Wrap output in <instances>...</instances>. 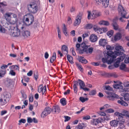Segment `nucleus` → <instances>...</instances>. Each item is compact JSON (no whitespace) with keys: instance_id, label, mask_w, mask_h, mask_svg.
Returning a JSON list of instances; mask_svg holds the SVG:
<instances>
[{"instance_id":"nucleus-1","label":"nucleus","mask_w":129,"mask_h":129,"mask_svg":"<svg viewBox=\"0 0 129 129\" xmlns=\"http://www.w3.org/2000/svg\"><path fill=\"white\" fill-rule=\"evenodd\" d=\"M4 16L6 21L11 24L14 25L17 22V16L15 14L10 12L7 13L5 14Z\"/></svg>"},{"instance_id":"nucleus-2","label":"nucleus","mask_w":129,"mask_h":129,"mask_svg":"<svg viewBox=\"0 0 129 129\" xmlns=\"http://www.w3.org/2000/svg\"><path fill=\"white\" fill-rule=\"evenodd\" d=\"M116 51L113 52L111 51L107 52V54L109 55V56H112L113 57H116L117 56L122 55H125L123 54L124 51L123 47L119 45L115 47Z\"/></svg>"},{"instance_id":"nucleus-3","label":"nucleus","mask_w":129,"mask_h":129,"mask_svg":"<svg viewBox=\"0 0 129 129\" xmlns=\"http://www.w3.org/2000/svg\"><path fill=\"white\" fill-rule=\"evenodd\" d=\"M34 21V17L31 14H28L24 16L23 19V21L24 24L27 26L31 24Z\"/></svg>"},{"instance_id":"nucleus-4","label":"nucleus","mask_w":129,"mask_h":129,"mask_svg":"<svg viewBox=\"0 0 129 129\" xmlns=\"http://www.w3.org/2000/svg\"><path fill=\"white\" fill-rule=\"evenodd\" d=\"M89 46L86 45L84 42L82 43L80 45V44L77 43L76 45V50H78L79 53L82 54L84 52H85L86 53L88 52L87 48Z\"/></svg>"},{"instance_id":"nucleus-5","label":"nucleus","mask_w":129,"mask_h":129,"mask_svg":"<svg viewBox=\"0 0 129 129\" xmlns=\"http://www.w3.org/2000/svg\"><path fill=\"white\" fill-rule=\"evenodd\" d=\"M74 83L73 86L77 87L79 84L80 86V89H83L85 91H88L89 90V89L88 88L84 87L85 86V84L84 82L81 80L78 79L77 81H73Z\"/></svg>"},{"instance_id":"nucleus-6","label":"nucleus","mask_w":129,"mask_h":129,"mask_svg":"<svg viewBox=\"0 0 129 129\" xmlns=\"http://www.w3.org/2000/svg\"><path fill=\"white\" fill-rule=\"evenodd\" d=\"M27 9L28 12L33 14L36 13L38 10V7L37 4L33 3L28 4L27 6Z\"/></svg>"},{"instance_id":"nucleus-7","label":"nucleus","mask_w":129,"mask_h":129,"mask_svg":"<svg viewBox=\"0 0 129 129\" xmlns=\"http://www.w3.org/2000/svg\"><path fill=\"white\" fill-rule=\"evenodd\" d=\"M88 19H94L101 15V13L99 11L94 10L91 13L89 11H88Z\"/></svg>"},{"instance_id":"nucleus-8","label":"nucleus","mask_w":129,"mask_h":129,"mask_svg":"<svg viewBox=\"0 0 129 129\" xmlns=\"http://www.w3.org/2000/svg\"><path fill=\"white\" fill-rule=\"evenodd\" d=\"M118 10L119 14H121L122 17L119 19L122 22H124L123 18H126L125 15L126 14V12L124 10L123 7L120 4H119L118 7Z\"/></svg>"},{"instance_id":"nucleus-9","label":"nucleus","mask_w":129,"mask_h":129,"mask_svg":"<svg viewBox=\"0 0 129 129\" xmlns=\"http://www.w3.org/2000/svg\"><path fill=\"white\" fill-rule=\"evenodd\" d=\"M13 29H12V28L9 30L10 35L13 37L19 36L20 35V30L17 28H15L14 26H13Z\"/></svg>"},{"instance_id":"nucleus-10","label":"nucleus","mask_w":129,"mask_h":129,"mask_svg":"<svg viewBox=\"0 0 129 129\" xmlns=\"http://www.w3.org/2000/svg\"><path fill=\"white\" fill-rule=\"evenodd\" d=\"M51 108L49 106H47L45 108L44 111L41 114L42 118H44L49 114L51 112Z\"/></svg>"},{"instance_id":"nucleus-11","label":"nucleus","mask_w":129,"mask_h":129,"mask_svg":"<svg viewBox=\"0 0 129 129\" xmlns=\"http://www.w3.org/2000/svg\"><path fill=\"white\" fill-rule=\"evenodd\" d=\"M107 94L109 95L107 96V98L110 100L113 101L115 99L119 98L118 95L114 93L111 92H108Z\"/></svg>"},{"instance_id":"nucleus-12","label":"nucleus","mask_w":129,"mask_h":129,"mask_svg":"<svg viewBox=\"0 0 129 129\" xmlns=\"http://www.w3.org/2000/svg\"><path fill=\"white\" fill-rule=\"evenodd\" d=\"M110 0H94L96 2V4L97 5H100L102 3L103 6L105 8L108 7Z\"/></svg>"},{"instance_id":"nucleus-13","label":"nucleus","mask_w":129,"mask_h":129,"mask_svg":"<svg viewBox=\"0 0 129 129\" xmlns=\"http://www.w3.org/2000/svg\"><path fill=\"white\" fill-rule=\"evenodd\" d=\"M107 55V58H103L102 59V62L104 63H106L108 64H111L112 62L114 60L113 57L112 56H109V55Z\"/></svg>"},{"instance_id":"nucleus-14","label":"nucleus","mask_w":129,"mask_h":129,"mask_svg":"<svg viewBox=\"0 0 129 129\" xmlns=\"http://www.w3.org/2000/svg\"><path fill=\"white\" fill-rule=\"evenodd\" d=\"M9 65H2L0 68V78L3 77L6 73V69Z\"/></svg>"},{"instance_id":"nucleus-15","label":"nucleus","mask_w":129,"mask_h":129,"mask_svg":"<svg viewBox=\"0 0 129 129\" xmlns=\"http://www.w3.org/2000/svg\"><path fill=\"white\" fill-rule=\"evenodd\" d=\"M82 14L80 13L76 17L74 23V25L75 26L78 25L81 22V19L82 18Z\"/></svg>"},{"instance_id":"nucleus-16","label":"nucleus","mask_w":129,"mask_h":129,"mask_svg":"<svg viewBox=\"0 0 129 129\" xmlns=\"http://www.w3.org/2000/svg\"><path fill=\"white\" fill-rule=\"evenodd\" d=\"M114 115L116 116H117V120H118L119 122H125V120L124 119H123V116L122 113L117 112L114 113Z\"/></svg>"},{"instance_id":"nucleus-17","label":"nucleus","mask_w":129,"mask_h":129,"mask_svg":"<svg viewBox=\"0 0 129 129\" xmlns=\"http://www.w3.org/2000/svg\"><path fill=\"white\" fill-rule=\"evenodd\" d=\"M104 120L102 117H99L98 119H94L91 121V123L92 124L96 125L99 123H101L102 122H103Z\"/></svg>"},{"instance_id":"nucleus-18","label":"nucleus","mask_w":129,"mask_h":129,"mask_svg":"<svg viewBox=\"0 0 129 129\" xmlns=\"http://www.w3.org/2000/svg\"><path fill=\"white\" fill-rule=\"evenodd\" d=\"M124 55H123L122 56H120L117 59L114 60V58L115 57L113 58V62L114 63V64H119L120 62L122 61L125 58Z\"/></svg>"},{"instance_id":"nucleus-19","label":"nucleus","mask_w":129,"mask_h":129,"mask_svg":"<svg viewBox=\"0 0 129 129\" xmlns=\"http://www.w3.org/2000/svg\"><path fill=\"white\" fill-rule=\"evenodd\" d=\"M51 112H54L55 113H58L60 112V109L59 106L56 105L53 106L52 108H51Z\"/></svg>"},{"instance_id":"nucleus-20","label":"nucleus","mask_w":129,"mask_h":129,"mask_svg":"<svg viewBox=\"0 0 129 129\" xmlns=\"http://www.w3.org/2000/svg\"><path fill=\"white\" fill-rule=\"evenodd\" d=\"M107 43V41L105 39H101L99 41V45L103 47H104Z\"/></svg>"},{"instance_id":"nucleus-21","label":"nucleus","mask_w":129,"mask_h":129,"mask_svg":"<svg viewBox=\"0 0 129 129\" xmlns=\"http://www.w3.org/2000/svg\"><path fill=\"white\" fill-rule=\"evenodd\" d=\"M97 37L95 35L92 34L90 37V40L92 42H95L97 41Z\"/></svg>"},{"instance_id":"nucleus-22","label":"nucleus","mask_w":129,"mask_h":129,"mask_svg":"<svg viewBox=\"0 0 129 129\" xmlns=\"http://www.w3.org/2000/svg\"><path fill=\"white\" fill-rule=\"evenodd\" d=\"M119 121L118 120H113L110 122V124L112 126L116 127Z\"/></svg>"},{"instance_id":"nucleus-23","label":"nucleus","mask_w":129,"mask_h":129,"mask_svg":"<svg viewBox=\"0 0 129 129\" xmlns=\"http://www.w3.org/2000/svg\"><path fill=\"white\" fill-rule=\"evenodd\" d=\"M22 35L24 38L26 39L29 37L30 33L27 30L23 31L22 33Z\"/></svg>"},{"instance_id":"nucleus-24","label":"nucleus","mask_w":129,"mask_h":129,"mask_svg":"<svg viewBox=\"0 0 129 129\" xmlns=\"http://www.w3.org/2000/svg\"><path fill=\"white\" fill-rule=\"evenodd\" d=\"M120 70L125 72H129V68L126 67V65H120Z\"/></svg>"},{"instance_id":"nucleus-25","label":"nucleus","mask_w":129,"mask_h":129,"mask_svg":"<svg viewBox=\"0 0 129 129\" xmlns=\"http://www.w3.org/2000/svg\"><path fill=\"white\" fill-rule=\"evenodd\" d=\"M122 113L123 116L127 118H129V112L128 111L125 110H123Z\"/></svg>"},{"instance_id":"nucleus-26","label":"nucleus","mask_w":129,"mask_h":129,"mask_svg":"<svg viewBox=\"0 0 129 129\" xmlns=\"http://www.w3.org/2000/svg\"><path fill=\"white\" fill-rule=\"evenodd\" d=\"M56 58V55L55 52L53 53L52 56L50 57V61L51 63H53Z\"/></svg>"},{"instance_id":"nucleus-27","label":"nucleus","mask_w":129,"mask_h":129,"mask_svg":"<svg viewBox=\"0 0 129 129\" xmlns=\"http://www.w3.org/2000/svg\"><path fill=\"white\" fill-rule=\"evenodd\" d=\"M121 37V34L120 33H117L115 36L114 39L115 41H116L120 39Z\"/></svg>"},{"instance_id":"nucleus-28","label":"nucleus","mask_w":129,"mask_h":129,"mask_svg":"<svg viewBox=\"0 0 129 129\" xmlns=\"http://www.w3.org/2000/svg\"><path fill=\"white\" fill-rule=\"evenodd\" d=\"M99 24L100 25H103L106 26H107L109 25V23L108 21L102 20L100 22Z\"/></svg>"},{"instance_id":"nucleus-29","label":"nucleus","mask_w":129,"mask_h":129,"mask_svg":"<svg viewBox=\"0 0 129 129\" xmlns=\"http://www.w3.org/2000/svg\"><path fill=\"white\" fill-rule=\"evenodd\" d=\"M114 29L115 30H117L118 29V26L117 23L115 19H114L112 23Z\"/></svg>"},{"instance_id":"nucleus-30","label":"nucleus","mask_w":129,"mask_h":129,"mask_svg":"<svg viewBox=\"0 0 129 129\" xmlns=\"http://www.w3.org/2000/svg\"><path fill=\"white\" fill-rule=\"evenodd\" d=\"M122 94L125 100L128 101L129 100V93H123Z\"/></svg>"},{"instance_id":"nucleus-31","label":"nucleus","mask_w":129,"mask_h":129,"mask_svg":"<svg viewBox=\"0 0 129 129\" xmlns=\"http://www.w3.org/2000/svg\"><path fill=\"white\" fill-rule=\"evenodd\" d=\"M117 103L118 104L125 106H127L128 105V104L123 101H118Z\"/></svg>"},{"instance_id":"nucleus-32","label":"nucleus","mask_w":129,"mask_h":129,"mask_svg":"<svg viewBox=\"0 0 129 129\" xmlns=\"http://www.w3.org/2000/svg\"><path fill=\"white\" fill-rule=\"evenodd\" d=\"M108 78L113 77L114 78H116L118 77L117 75L115 73H109L108 75Z\"/></svg>"},{"instance_id":"nucleus-33","label":"nucleus","mask_w":129,"mask_h":129,"mask_svg":"<svg viewBox=\"0 0 129 129\" xmlns=\"http://www.w3.org/2000/svg\"><path fill=\"white\" fill-rule=\"evenodd\" d=\"M3 98L4 100H5L7 103L9 101L10 99L9 95L7 94L3 95Z\"/></svg>"},{"instance_id":"nucleus-34","label":"nucleus","mask_w":129,"mask_h":129,"mask_svg":"<svg viewBox=\"0 0 129 129\" xmlns=\"http://www.w3.org/2000/svg\"><path fill=\"white\" fill-rule=\"evenodd\" d=\"M114 87L116 89H121L123 88V86L120 85L118 84H116L113 85Z\"/></svg>"},{"instance_id":"nucleus-35","label":"nucleus","mask_w":129,"mask_h":129,"mask_svg":"<svg viewBox=\"0 0 129 129\" xmlns=\"http://www.w3.org/2000/svg\"><path fill=\"white\" fill-rule=\"evenodd\" d=\"M67 58L69 62L71 64L73 63V58L70 55H67Z\"/></svg>"},{"instance_id":"nucleus-36","label":"nucleus","mask_w":129,"mask_h":129,"mask_svg":"<svg viewBox=\"0 0 129 129\" xmlns=\"http://www.w3.org/2000/svg\"><path fill=\"white\" fill-rule=\"evenodd\" d=\"M79 100L82 103H83L85 101L88 100V98H84L81 96L80 97Z\"/></svg>"},{"instance_id":"nucleus-37","label":"nucleus","mask_w":129,"mask_h":129,"mask_svg":"<svg viewBox=\"0 0 129 129\" xmlns=\"http://www.w3.org/2000/svg\"><path fill=\"white\" fill-rule=\"evenodd\" d=\"M119 66V65H109L108 67V68L109 69L111 70L118 67Z\"/></svg>"},{"instance_id":"nucleus-38","label":"nucleus","mask_w":129,"mask_h":129,"mask_svg":"<svg viewBox=\"0 0 129 129\" xmlns=\"http://www.w3.org/2000/svg\"><path fill=\"white\" fill-rule=\"evenodd\" d=\"M18 66L19 65H13L10 67V68L11 69H12L14 70H19V68L18 67Z\"/></svg>"},{"instance_id":"nucleus-39","label":"nucleus","mask_w":129,"mask_h":129,"mask_svg":"<svg viewBox=\"0 0 129 129\" xmlns=\"http://www.w3.org/2000/svg\"><path fill=\"white\" fill-rule=\"evenodd\" d=\"M79 61L82 63L86 64L87 62V60L83 58H82L81 57H80Z\"/></svg>"},{"instance_id":"nucleus-40","label":"nucleus","mask_w":129,"mask_h":129,"mask_svg":"<svg viewBox=\"0 0 129 129\" xmlns=\"http://www.w3.org/2000/svg\"><path fill=\"white\" fill-rule=\"evenodd\" d=\"M96 93V90L95 89L92 90L89 92V95L92 96H93L95 95Z\"/></svg>"},{"instance_id":"nucleus-41","label":"nucleus","mask_w":129,"mask_h":129,"mask_svg":"<svg viewBox=\"0 0 129 129\" xmlns=\"http://www.w3.org/2000/svg\"><path fill=\"white\" fill-rule=\"evenodd\" d=\"M38 73V71H36L34 73V77L35 78V80L37 81L39 77Z\"/></svg>"},{"instance_id":"nucleus-42","label":"nucleus","mask_w":129,"mask_h":129,"mask_svg":"<svg viewBox=\"0 0 129 129\" xmlns=\"http://www.w3.org/2000/svg\"><path fill=\"white\" fill-rule=\"evenodd\" d=\"M43 90V84L40 85L38 87V92L40 93Z\"/></svg>"},{"instance_id":"nucleus-43","label":"nucleus","mask_w":129,"mask_h":129,"mask_svg":"<svg viewBox=\"0 0 129 129\" xmlns=\"http://www.w3.org/2000/svg\"><path fill=\"white\" fill-rule=\"evenodd\" d=\"M100 74L101 76L105 77H108L109 75L108 73H106L105 72H101Z\"/></svg>"},{"instance_id":"nucleus-44","label":"nucleus","mask_w":129,"mask_h":129,"mask_svg":"<svg viewBox=\"0 0 129 129\" xmlns=\"http://www.w3.org/2000/svg\"><path fill=\"white\" fill-rule=\"evenodd\" d=\"M20 92L22 94V97L25 99H26L27 95L24 91L23 90H21V91Z\"/></svg>"},{"instance_id":"nucleus-45","label":"nucleus","mask_w":129,"mask_h":129,"mask_svg":"<svg viewBox=\"0 0 129 129\" xmlns=\"http://www.w3.org/2000/svg\"><path fill=\"white\" fill-rule=\"evenodd\" d=\"M5 29L3 27L0 23V33H4L5 32Z\"/></svg>"},{"instance_id":"nucleus-46","label":"nucleus","mask_w":129,"mask_h":129,"mask_svg":"<svg viewBox=\"0 0 129 129\" xmlns=\"http://www.w3.org/2000/svg\"><path fill=\"white\" fill-rule=\"evenodd\" d=\"M124 122H119V128L121 129H122L124 127H125V125L123 124Z\"/></svg>"},{"instance_id":"nucleus-47","label":"nucleus","mask_w":129,"mask_h":129,"mask_svg":"<svg viewBox=\"0 0 129 129\" xmlns=\"http://www.w3.org/2000/svg\"><path fill=\"white\" fill-rule=\"evenodd\" d=\"M7 6V3L5 1H3L2 2H0V8L2 6Z\"/></svg>"},{"instance_id":"nucleus-48","label":"nucleus","mask_w":129,"mask_h":129,"mask_svg":"<svg viewBox=\"0 0 129 129\" xmlns=\"http://www.w3.org/2000/svg\"><path fill=\"white\" fill-rule=\"evenodd\" d=\"M114 110L111 108L105 110V112L107 113H112L114 112Z\"/></svg>"},{"instance_id":"nucleus-49","label":"nucleus","mask_w":129,"mask_h":129,"mask_svg":"<svg viewBox=\"0 0 129 129\" xmlns=\"http://www.w3.org/2000/svg\"><path fill=\"white\" fill-rule=\"evenodd\" d=\"M93 26L92 24H87L85 27L87 29H89L91 28L92 27H93Z\"/></svg>"},{"instance_id":"nucleus-50","label":"nucleus","mask_w":129,"mask_h":129,"mask_svg":"<svg viewBox=\"0 0 129 129\" xmlns=\"http://www.w3.org/2000/svg\"><path fill=\"white\" fill-rule=\"evenodd\" d=\"M113 30H111L108 31L107 33V35L110 37L113 35Z\"/></svg>"},{"instance_id":"nucleus-51","label":"nucleus","mask_w":129,"mask_h":129,"mask_svg":"<svg viewBox=\"0 0 129 129\" xmlns=\"http://www.w3.org/2000/svg\"><path fill=\"white\" fill-rule=\"evenodd\" d=\"M26 122V120L25 119H21L19 121V123H18V124L19 125H20L21 124V123H25Z\"/></svg>"},{"instance_id":"nucleus-52","label":"nucleus","mask_w":129,"mask_h":129,"mask_svg":"<svg viewBox=\"0 0 129 129\" xmlns=\"http://www.w3.org/2000/svg\"><path fill=\"white\" fill-rule=\"evenodd\" d=\"M78 69L80 70L81 72H83V69L81 65H76Z\"/></svg>"},{"instance_id":"nucleus-53","label":"nucleus","mask_w":129,"mask_h":129,"mask_svg":"<svg viewBox=\"0 0 129 129\" xmlns=\"http://www.w3.org/2000/svg\"><path fill=\"white\" fill-rule=\"evenodd\" d=\"M4 100V98L0 99V102L2 105H4L7 103Z\"/></svg>"},{"instance_id":"nucleus-54","label":"nucleus","mask_w":129,"mask_h":129,"mask_svg":"<svg viewBox=\"0 0 129 129\" xmlns=\"http://www.w3.org/2000/svg\"><path fill=\"white\" fill-rule=\"evenodd\" d=\"M114 48V47H112L109 45H106V49L107 50H112Z\"/></svg>"},{"instance_id":"nucleus-55","label":"nucleus","mask_w":129,"mask_h":129,"mask_svg":"<svg viewBox=\"0 0 129 129\" xmlns=\"http://www.w3.org/2000/svg\"><path fill=\"white\" fill-rule=\"evenodd\" d=\"M60 102L61 105L63 106H64V98L61 99L60 100Z\"/></svg>"},{"instance_id":"nucleus-56","label":"nucleus","mask_w":129,"mask_h":129,"mask_svg":"<svg viewBox=\"0 0 129 129\" xmlns=\"http://www.w3.org/2000/svg\"><path fill=\"white\" fill-rule=\"evenodd\" d=\"M109 115H106V114L105 115L103 118L104 119V121L105 120H108L109 119Z\"/></svg>"},{"instance_id":"nucleus-57","label":"nucleus","mask_w":129,"mask_h":129,"mask_svg":"<svg viewBox=\"0 0 129 129\" xmlns=\"http://www.w3.org/2000/svg\"><path fill=\"white\" fill-rule=\"evenodd\" d=\"M105 88L106 90H112V88L109 85L105 86Z\"/></svg>"},{"instance_id":"nucleus-58","label":"nucleus","mask_w":129,"mask_h":129,"mask_svg":"<svg viewBox=\"0 0 129 129\" xmlns=\"http://www.w3.org/2000/svg\"><path fill=\"white\" fill-rule=\"evenodd\" d=\"M67 22L69 24H70L72 23V20H71V19L69 16H68V17Z\"/></svg>"},{"instance_id":"nucleus-59","label":"nucleus","mask_w":129,"mask_h":129,"mask_svg":"<svg viewBox=\"0 0 129 129\" xmlns=\"http://www.w3.org/2000/svg\"><path fill=\"white\" fill-rule=\"evenodd\" d=\"M10 74L12 76H15L16 75V73L13 70H11L10 71Z\"/></svg>"},{"instance_id":"nucleus-60","label":"nucleus","mask_w":129,"mask_h":129,"mask_svg":"<svg viewBox=\"0 0 129 129\" xmlns=\"http://www.w3.org/2000/svg\"><path fill=\"white\" fill-rule=\"evenodd\" d=\"M57 28L58 37L60 39L61 38L60 31L58 27H57Z\"/></svg>"},{"instance_id":"nucleus-61","label":"nucleus","mask_w":129,"mask_h":129,"mask_svg":"<svg viewBox=\"0 0 129 129\" xmlns=\"http://www.w3.org/2000/svg\"><path fill=\"white\" fill-rule=\"evenodd\" d=\"M75 129H83V126L81 125H78L76 127Z\"/></svg>"},{"instance_id":"nucleus-62","label":"nucleus","mask_w":129,"mask_h":129,"mask_svg":"<svg viewBox=\"0 0 129 129\" xmlns=\"http://www.w3.org/2000/svg\"><path fill=\"white\" fill-rule=\"evenodd\" d=\"M27 122L28 123H31L33 122V120L30 117H28L27 119Z\"/></svg>"},{"instance_id":"nucleus-63","label":"nucleus","mask_w":129,"mask_h":129,"mask_svg":"<svg viewBox=\"0 0 129 129\" xmlns=\"http://www.w3.org/2000/svg\"><path fill=\"white\" fill-rule=\"evenodd\" d=\"M24 81L26 82H28L29 80V78L27 77H24Z\"/></svg>"},{"instance_id":"nucleus-64","label":"nucleus","mask_w":129,"mask_h":129,"mask_svg":"<svg viewBox=\"0 0 129 129\" xmlns=\"http://www.w3.org/2000/svg\"><path fill=\"white\" fill-rule=\"evenodd\" d=\"M33 74V71L32 70L30 71L27 74V75L29 76H31Z\"/></svg>"}]
</instances>
